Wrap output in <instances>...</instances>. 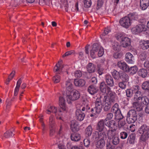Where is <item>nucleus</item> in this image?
I'll use <instances>...</instances> for the list:
<instances>
[{"label": "nucleus", "mask_w": 149, "mask_h": 149, "mask_svg": "<svg viewBox=\"0 0 149 149\" xmlns=\"http://www.w3.org/2000/svg\"><path fill=\"white\" fill-rule=\"evenodd\" d=\"M100 89L102 93H106L107 96H104L103 98L100 96L99 97L96 99L95 102V107L92 108L91 109V117L94 116L101 112L102 109V104L104 107V110L105 111H108L114 103L117 95L115 92L112 91L111 88L107 86L104 81L100 83Z\"/></svg>", "instance_id": "obj_1"}, {"label": "nucleus", "mask_w": 149, "mask_h": 149, "mask_svg": "<svg viewBox=\"0 0 149 149\" xmlns=\"http://www.w3.org/2000/svg\"><path fill=\"white\" fill-rule=\"evenodd\" d=\"M115 37L117 40L120 42L123 47L127 48L129 50L132 49L131 40L130 38L126 37L123 33H119L116 34Z\"/></svg>", "instance_id": "obj_2"}, {"label": "nucleus", "mask_w": 149, "mask_h": 149, "mask_svg": "<svg viewBox=\"0 0 149 149\" xmlns=\"http://www.w3.org/2000/svg\"><path fill=\"white\" fill-rule=\"evenodd\" d=\"M137 133L141 134L140 140L143 142H146L149 138V126L146 124H143L139 127Z\"/></svg>", "instance_id": "obj_3"}, {"label": "nucleus", "mask_w": 149, "mask_h": 149, "mask_svg": "<svg viewBox=\"0 0 149 149\" xmlns=\"http://www.w3.org/2000/svg\"><path fill=\"white\" fill-rule=\"evenodd\" d=\"M68 68L69 67L68 65H62V61H58V63L55 66L54 71L56 72V74H61L63 71H66L68 74L67 70Z\"/></svg>", "instance_id": "obj_4"}, {"label": "nucleus", "mask_w": 149, "mask_h": 149, "mask_svg": "<svg viewBox=\"0 0 149 149\" xmlns=\"http://www.w3.org/2000/svg\"><path fill=\"white\" fill-rule=\"evenodd\" d=\"M93 140L96 141L100 140L105 141L106 140L107 136L106 131L101 132H95L93 134Z\"/></svg>", "instance_id": "obj_5"}, {"label": "nucleus", "mask_w": 149, "mask_h": 149, "mask_svg": "<svg viewBox=\"0 0 149 149\" xmlns=\"http://www.w3.org/2000/svg\"><path fill=\"white\" fill-rule=\"evenodd\" d=\"M137 114L134 109L130 110L127 113L126 120L127 123L130 124L134 123L137 119Z\"/></svg>", "instance_id": "obj_6"}, {"label": "nucleus", "mask_w": 149, "mask_h": 149, "mask_svg": "<svg viewBox=\"0 0 149 149\" xmlns=\"http://www.w3.org/2000/svg\"><path fill=\"white\" fill-rule=\"evenodd\" d=\"M120 142V139L118 136L109 140L106 144L107 149H115L116 146Z\"/></svg>", "instance_id": "obj_7"}, {"label": "nucleus", "mask_w": 149, "mask_h": 149, "mask_svg": "<svg viewBox=\"0 0 149 149\" xmlns=\"http://www.w3.org/2000/svg\"><path fill=\"white\" fill-rule=\"evenodd\" d=\"M63 111L61 108L57 110L56 107L54 106H50V107L46 111V113L48 114H50L51 112L54 113L55 114L56 118L61 120V116Z\"/></svg>", "instance_id": "obj_8"}, {"label": "nucleus", "mask_w": 149, "mask_h": 149, "mask_svg": "<svg viewBox=\"0 0 149 149\" xmlns=\"http://www.w3.org/2000/svg\"><path fill=\"white\" fill-rule=\"evenodd\" d=\"M67 96V98L72 101H74L77 100L80 97L79 92L76 90H73L69 93Z\"/></svg>", "instance_id": "obj_9"}, {"label": "nucleus", "mask_w": 149, "mask_h": 149, "mask_svg": "<svg viewBox=\"0 0 149 149\" xmlns=\"http://www.w3.org/2000/svg\"><path fill=\"white\" fill-rule=\"evenodd\" d=\"M119 22L122 26L126 28H128L132 23L128 16H125L120 19Z\"/></svg>", "instance_id": "obj_10"}, {"label": "nucleus", "mask_w": 149, "mask_h": 149, "mask_svg": "<svg viewBox=\"0 0 149 149\" xmlns=\"http://www.w3.org/2000/svg\"><path fill=\"white\" fill-rule=\"evenodd\" d=\"M147 29L146 26L142 24L137 25L132 28V30L135 34H137L143 31H146Z\"/></svg>", "instance_id": "obj_11"}, {"label": "nucleus", "mask_w": 149, "mask_h": 149, "mask_svg": "<svg viewBox=\"0 0 149 149\" xmlns=\"http://www.w3.org/2000/svg\"><path fill=\"white\" fill-rule=\"evenodd\" d=\"M105 81L106 84L108 86L112 87L114 86V81L113 77L109 74H107L105 76Z\"/></svg>", "instance_id": "obj_12"}, {"label": "nucleus", "mask_w": 149, "mask_h": 149, "mask_svg": "<svg viewBox=\"0 0 149 149\" xmlns=\"http://www.w3.org/2000/svg\"><path fill=\"white\" fill-rule=\"evenodd\" d=\"M106 129L107 134V137L110 140L111 139L117 136V134L116 132V129L114 128L113 129H109L107 130Z\"/></svg>", "instance_id": "obj_13"}, {"label": "nucleus", "mask_w": 149, "mask_h": 149, "mask_svg": "<svg viewBox=\"0 0 149 149\" xmlns=\"http://www.w3.org/2000/svg\"><path fill=\"white\" fill-rule=\"evenodd\" d=\"M75 116L76 119L78 121H82L85 116V114L80 109H77L75 112Z\"/></svg>", "instance_id": "obj_14"}, {"label": "nucleus", "mask_w": 149, "mask_h": 149, "mask_svg": "<svg viewBox=\"0 0 149 149\" xmlns=\"http://www.w3.org/2000/svg\"><path fill=\"white\" fill-rule=\"evenodd\" d=\"M105 122L104 119L101 120L97 123L96 127V130L99 132L105 131V130H104V129L105 127L104 125H105Z\"/></svg>", "instance_id": "obj_15"}, {"label": "nucleus", "mask_w": 149, "mask_h": 149, "mask_svg": "<svg viewBox=\"0 0 149 149\" xmlns=\"http://www.w3.org/2000/svg\"><path fill=\"white\" fill-rule=\"evenodd\" d=\"M140 48L143 50H149V40H141L139 42Z\"/></svg>", "instance_id": "obj_16"}, {"label": "nucleus", "mask_w": 149, "mask_h": 149, "mask_svg": "<svg viewBox=\"0 0 149 149\" xmlns=\"http://www.w3.org/2000/svg\"><path fill=\"white\" fill-rule=\"evenodd\" d=\"M117 65V66L120 69L126 72L127 71H128V68L129 66L125 62L122 61H119L118 62Z\"/></svg>", "instance_id": "obj_17"}, {"label": "nucleus", "mask_w": 149, "mask_h": 149, "mask_svg": "<svg viewBox=\"0 0 149 149\" xmlns=\"http://www.w3.org/2000/svg\"><path fill=\"white\" fill-rule=\"evenodd\" d=\"M105 125L110 129H113L114 128H116L117 127L116 123L114 120H109L107 121H105Z\"/></svg>", "instance_id": "obj_18"}, {"label": "nucleus", "mask_w": 149, "mask_h": 149, "mask_svg": "<svg viewBox=\"0 0 149 149\" xmlns=\"http://www.w3.org/2000/svg\"><path fill=\"white\" fill-rule=\"evenodd\" d=\"M70 127L71 130L74 132H77L79 130L78 122L75 120H72L71 121Z\"/></svg>", "instance_id": "obj_19"}, {"label": "nucleus", "mask_w": 149, "mask_h": 149, "mask_svg": "<svg viewBox=\"0 0 149 149\" xmlns=\"http://www.w3.org/2000/svg\"><path fill=\"white\" fill-rule=\"evenodd\" d=\"M149 6V0H140V8L142 10H145Z\"/></svg>", "instance_id": "obj_20"}, {"label": "nucleus", "mask_w": 149, "mask_h": 149, "mask_svg": "<svg viewBox=\"0 0 149 149\" xmlns=\"http://www.w3.org/2000/svg\"><path fill=\"white\" fill-rule=\"evenodd\" d=\"M136 135L134 133L131 134L128 137L127 143L133 145L135 141Z\"/></svg>", "instance_id": "obj_21"}, {"label": "nucleus", "mask_w": 149, "mask_h": 149, "mask_svg": "<svg viewBox=\"0 0 149 149\" xmlns=\"http://www.w3.org/2000/svg\"><path fill=\"white\" fill-rule=\"evenodd\" d=\"M111 111L114 113L115 116H116L117 114L120 113L121 111L118 103H116L113 105L111 109Z\"/></svg>", "instance_id": "obj_22"}, {"label": "nucleus", "mask_w": 149, "mask_h": 149, "mask_svg": "<svg viewBox=\"0 0 149 149\" xmlns=\"http://www.w3.org/2000/svg\"><path fill=\"white\" fill-rule=\"evenodd\" d=\"M125 60L128 63H133L134 62V56L131 53H127L125 56Z\"/></svg>", "instance_id": "obj_23"}, {"label": "nucleus", "mask_w": 149, "mask_h": 149, "mask_svg": "<svg viewBox=\"0 0 149 149\" xmlns=\"http://www.w3.org/2000/svg\"><path fill=\"white\" fill-rule=\"evenodd\" d=\"M138 73L139 76L143 78L146 77L148 75H149V71L148 70L144 68L139 70Z\"/></svg>", "instance_id": "obj_24"}, {"label": "nucleus", "mask_w": 149, "mask_h": 149, "mask_svg": "<svg viewBox=\"0 0 149 149\" xmlns=\"http://www.w3.org/2000/svg\"><path fill=\"white\" fill-rule=\"evenodd\" d=\"M96 66L93 63H89L86 66V69L88 72L89 73H93L95 71Z\"/></svg>", "instance_id": "obj_25"}, {"label": "nucleus", "mask_w": 149, "mask_h": 149, "mask_svg": "<svg viewBox=\"0 0 149 149\" xmlns=\"http://www.w3.org/2000/svg\"><path fill=\"white\" fill-rule=\"evenodd\" d=\"M87 91L90 94L93 95L97 92L98 90L95 86L92 85L88 87Z\"/></svg>", "instance_id": "obj_26"}, {"label": "nucleus", "mask_w": 149, "mask_h": 149, "mask_svg": "<svg viewBox=\"0 0 149 149\" xmlns=\"http://www.w3.org/2000/svg\"><path fill=\"white\" fill-rule=\"evenodd\" d=\"M59 105L60 108L63 111H65L66 109V107L65 100L63 97H59Z\"/></svg>", "instance_id": "obj_27"}, {"label": "nucleus", "mask_w": 149, "mask_h": 149, "mask_svg": "<svg viewBox=\"0 0 149 149\" xmlns=\"http://www.w3.org/2000/svg\"><path fill=\"white\" fill-rule=\"evenodd\" d=\"M127 124L125 120H119L118 123V128L119 130L125 129L127 128Z\"/></svg>", "instance_id": "obj_28"}, {"label": "nucleus", "mask_w": 149, "mask_h": 149, "mask_svg": "<svg viewBox=\"0 0 149 149\" xmlns=\"http://www.w3.org/2000/svg\"><path fill=\"white\" fill-rule=\"evenodd\" d=\"M80 135L78 133H73L71 134L70 138L71 140L73 141H77L80 139Z\"/></svg>", "instance_id": "obj_29"}, {"label": "nucleus", "mask_w": 149, "mask_h": 149, "mask_svg": "<svg viewBox=\"0 0 149 149\" xmlns=\"http://www.w3.org/2000/svg\"><path fill=\"white\" fill-rule=\"evenodd\" d=\"M74 83L76 86H83L85 84V81L83 79H75L74 81Z\"/></svg>", "instance_id": "obj_30"}, {"label": "nucleus", "mask_w": 149, "mask_h": 149, "mask_svg": "<svg viewBox=\"0 0 149 149\" xmlns=\"http://www.w3.org/2000/svg\"><path fill=\"white\" fill-rule=\"evenodd\" d=\"M128 71H127L126 72H129L131 75L135 74L138 70V68L136 65L131 67L130 68L128 67Z\"/></svg>", "instance_id": "obj_31"}, {"label": "nucleus", "mask_w": 149, "mask_h": 149, "mask_svg": "<svg viewBox=\"0 0 149 149\" xmlns=\"http://www.w3.org/2000/svg\"><path fill=\"white\" fill-rule=\"evenodd\" d=\"M65 88L67 91H68V93L74 90L73 89V85L70 80H68L66 81Z\"/></svg>", "instance_id": "obj_32"}, {"label": "nucleus", "mask_w": 149, "mask_h": 149, "mask_svg": "<svg viewBox=\"0 0 149 149\" xmlns=\"http://www.w3.org/2000/svg\"><path fill=\"white\" fill-rule=\"evenodd\" d=\"M127 16L131 21L132 20H137L139 19V15L135 12L130 13Z\"/></svg>", "instance_id": "obj_33"}, {"label": "nucleus", "mask_w": 149, "mask_h": 149, "mask_svg": "<svg viewBox=\"0 0 149 149\" xmlns=\"http://www.w3.org/2000/svg\"><path fill=\"white\" fill-rule=\"evenodd\" d=\"M129 79V76L125 72H121L120 79L123 81H128Z\"/></svg>", "instance_id": "obj_34"}, {"label": "nucleus", "mask_w": 149, "mask_h": 149, "mask_svg": "<svg viewBox=\"0 0 149 149\" xmlns=\"http://www.w3.org/2000/svg\"><path fill=\"white\" fill-rule=\"evenodd\" d=\"M15 131V129L12 128L10 130H8L4 133V137L6 138H9L13 136H14V134L13 133V132Z\"/></svg>", "instance_id": "obj_35"}, {"label": "nucleus", "mask_w": 149, "mask_h": 149, "mask_svg": "<svg viewBox=\"0 0 149 149\" xmlns=\"http://www.w3.org/2000/svg\"><path fill=\"white\" fill-rule=\"evenodd\" d=\"M121 71L118 72L116 70H114L112 73V75L113 78L118 80L120 79V76Z\"/></svg>", "instance_id": "obj_36"}, {"label": "nucleus", "mask_w": 149, "mask_h": 149, "mask_svg": "<svg viewBox=\"0 0 149 149\" xmlns=\"http://www.w3.org/2000/svg\"><path fill=\"white\" fill-rule=\"evenodd\" d=\"M134 108L136 109L138 111H141L143 109V107L139 102H134L133 104Z\"/></svg>", "instance_id": "obj_37"}, {"label": "nucleus", "mask_w": 149, "mask_h": 149, "mask_svg": "<svg viewBox=\"0 0 149 149\" xmlns=\"http://www.w3.org/2000/svg\"><path fill=\"white\" fill-rule=\"evenodd\" d=\"M95 146L97 148H100L101 149L103 148L105 146V142L104 141L98 140Z\"/></svg>", "instance_id": "obj_38"}, {"label": "nucleus", "mask_w": 149, "mask_h": 149, "mask_svg": "<svg viewBox=\"0 0 149 149\" xmlns=\"http://www.w3.org/2000/svg\"><path fill=\"white\" fill-rule=\"evenodd\" d=\"M93 129L91 125H89L86 129L85 132L86 136H90L92 133Z\"/></svg>", "instance_id": "obj_39"}, {"label": "nucleus", "mask_w": 149, "mask_h": 149, "mask_svg": "<svg viewBox=\"0 0 149 149\" xmlns=\"http://www.w3.org/2000/svg\"><path fill=\"white\" fill-rule=\"evenodd\" d=\"M142 88L144 90L149 92V81H146L143 82L142 85Z\"/></svg>", "instance_id": "obj_40"}, {"label": "nucleus", "mask_w": 149, "mask_h": 149, "mask_svg": "<svg viewBox=\"0 0 149 149\" xmlns=\"http://www.w3.org/2000/svg\"><path fill=\"white\" fill-rule=\"evenodd\" d=\"M49 127H55L54 118L52 115H51L49 117Z\"/></svg>", "instance_id": "obj_41"}, {"label": "nucleus", "mask_w": 149, "mask_h": 149, "mask_svg": "<svg viewBox=\"0 0 149 149\" xmlns=\"http://www.w3.org/2000/svg\"><path fill=\"white\" fill-rule=\"evenodd\" d=\"M104 62L101 63V64H99L97 65L98 70L97 71L99 75H101L103 73L104 69L102 68V66Z\"/></svg>", "instance_id": "obj_42"}, {"label": "nucleus", "mask_w": 149, "mask_h": 149, "mask_svg": "<svg viewBox=\"0 0 149 149\" xmlns=\"http://www.w3.org/2000/svg\"><path fill=\"white\" fill-rule=\"evenodd\" d=\"M141 100V103L143 104L146 105L149 104V100L147 97L146 96L142 97Z\"/></svg>", "instance_id": "obj_43"}, {"label": "nucleus", "mask_w": 149, "mask_h": 149, "mask_svg": "<svg viewBox=\"0 0 149 149\" xmlns=\"http://www.w3.org/2000/svg\"><path fill=\"white\" fill-rule=\"evenodd\" d=\"M135 95H134V98L137 101H138L141 100L142 97L141 96V93L140 91H138L136 92Z\"/></svg>", "instance_id": "obj_44"}, {"label": "nucleus", "mask_w": 149, "mask_h": 149, "mask_svg": "<svg viewBox=\"0 0 149 149\" xmlns=\"http://www.w3.org/2000/svg\"><path fill=\"white\" fill-rule=\"evenodd\" d=\"M84 6L86 8H88L91 7L92 2L91 0H84Z\"/></svg>", "instance_id": "obj_45"}, {"label": "nucleus", "mask_w": 149, "mask_h": 149, "mask_svg": "<svg viewBox=\"0 0 149 149\" xmlns=\"http://www.w3.org/2000/svg\"><path fill=\"white\" fill-rule=\"evenodd\" d=\"M113 49L115 51H118L120 50V45L117 42H115L113 44Z\"/></svg>", "instance_id": "obj_46"}, {"label": "nucleus", "mask_w": 149, "mask_h": 149, "mask_svg": "<svg viewBox=\"0 0 149 149\" xmlns=\"http://www.w3.org/2000/svg\"><path fill=\"white\" fill-rule=\"evenodd\" d=\"M113 117V114L112 113H107L106 116L104 120L105 121H107L109 120H111Z\"/></svg>", "instance_id": "obj_47"}, {"label": "nucleus", "mask_w": 149, "mask_h": 149, "mask_svg": "<svg viewBox=\"0 0 149 149\" xmlns=\"http://www.w3.org/2000/svg\"><path fill=\"white\" fill-rule=\"evenodd\" d=\"M100 47H101L99 44L97 43H95L92 46V49H91L98 52Z\"/></svg>", "instance_id": "obj_48"}, {"label": "nucleus", "mask_w": 149, "mask_h": 149, "mask_svg": "<svg viewBox=\"0 0 149 149\" xmlns=\"http://www.w3.org/2000/svg\"><path fill=\"white\" fill-rule=\"evenodd\" d=\"M126 95L128 97H131L133 95L134 92V91L131 89H127L126 91Z\"/></svg>", "instance_id": "obj_49"}, {"label": "nucleus", "mask_w": 149, "mask_h": 149, "mask_svg": "<svg viewBox=\"0 0 149 149\" xmlns=\"http://www.w3.org/2000/svg\"><path fill=\"white\" fill-rule=\"evenodd\" d=\"M53 80L55 83L59 82L60 81V76L58 75H56L53 78Z\"/></svg>", "instance_id": "obj_50"}, {"label": "nucleus", "mask_w": 149, "mask_h": 149, "mask_svg": "<svg viewBox=\"0 0 149 149\" xmlns=\"http://www.w3.org/2000/svg\"><path fill=\"white\" fill-rule=\"evenodd\" d=\"M127 81H123L119 82L118 84V86L119 87L123 89H125L126 87V82Z\"/></svg>", "instance_id": "obj_51"}, {"label": "nucleus", "mask_w": 149, "mask_h": 149, "mask_svg": "<svg viewBox=\"0 0 149 149\" xmlns=\"http://www.w3.org/2000/svg\"><path fill=\"white\" fill-rule=\"evenodd\" d=\"M90 56L93 58H94L96 57L97 52L91 49L90 50Z\"/></svg>", "instance_id": "obj_52"}, {"label": "nucleus", "mask_w": 149, "mask_h": 149, "mask_svg": "<svg viewBox=\"0 0 149 149\" xmlns=\"http://www.w3.org/2000/svg\"><path fill=\"white\" fill-rule=\"evenodd\" d=\"M128 136V134L127 132H122L120 134V138L122 139H126Z\"/></svg>", "instance_id": "obj_53"}, {"label": "nucleus", "mask_w": 149, "mask_h": 149, "mask_svg": "<svg viewBox=\"0 0 149 149\" xmlns=\"http://www.w3.org/2000/svg\"><path fill=\"white\" fill-rule=\"evenodd\" d=\"M90 139L88 138L85 139L84 140V146L87 147L89 146L90 144Z\"/></svg>", "instance_id": "obj_54"}, {"label": "nucleus", "mask_w": 149, "mask_h": 149, "mask_svg": "<svg viewBox=\"0 0 149 149\" xmlns=\"http://www.w3.org/2000/svg\"><path fill=\"white\" fill-rule=\"evenodd\" d=\"M74 76L77 78H80L82 75V73L81 71L80 70H77L75 71L74 73Z\"/></svg>", "instance_id": "obj_55"}, {"label": "nucleus", "mask_w": 149, "mask_h": 149, "mask_svg": "<svg viewBox=\"0 0 149 149\" xmlns=\"http://www.w3.org/2000/svg\"><path fill=\"white\" fill-rule=\"evenodd\" d=\"M103 3V2L102 0H98L96 7L97 9L98 10L102 6Z\"/></svg>", "instance_id": "obj_56"}, {"label": "nucleus", "mask_w": 149, "mask_h": 149, "mask_svg": "<svg viewBox=\"0 0 149 149\" xmlns=\"http://www.w3.org/2000/svg\"><path fill=\"white\" fill-rule=\"evenodd\" d=\"M122 55L123 54L120 52H116L114 54L113 56L115 58H120Z\"/></svg>", "instance_id": "obj_57"}, {"label": "nucleus", "mask_w": 149, "mask_h": 149, "mask_svg": "<svg viewBox=\"0 0 149 149\" xmlns=\"http://www.w3.org/2000/svg\"><path fill=\"white\" fill-rule=\"evenodd\" d=\"M117 114V115H116V116H115V119L116 120H121L124 117L122 114L121 111L120 113H118V114Z\"/></svg>", "instance_id": "obj_58"}, {"label": "nucleus", "mask_w": 149, "mask_h": 149, "mask_svg": "<svg viewBox=\"0 0 149 149\" xmlns=\"http://www.w3.org/2000/svg\"><path fill=\"white\" fill-rule=\"evenodd\" d=\"M75 51L74 50H71L67 52L62 56L63 57H64L65 56L71 55L74 53Z\"/></svg>", "instance_id": "obj_59"}, {"label": "nucleus", "mask_w": 149, "mask_h": 149, "mask_svg": "<svg viewBox=\"0 0 149 149\" xmlns=\"http://www.w3.org/2000/svg\"><path fill=\"white\" fill-rule=\"evenodd\" d=\"M97 54L99 57H101L104 54V51L102 47H101L99 49Z\"/></svg>", "instance_id": "obj_60"}, {"label": "nucleus", "mask_w": 149, "mask_h": 149, "mask_svg": "<svg viewBox=\"0 0 149 149\" xmlns=\"http://www.w3.org/2000/svg\"><path fill=\"white\" fill-rule=\"evenodd\" d=\"M139 58L141 60L143 61L146 58V55L145 52H143L140 54L139 56Z\"/></svg>", "instance_id": "obj_61"}, {"label": "nucleus", "mask_w": 149, "mask_h": 149, "mask_svg": "<svg viewBox=\"0 0 149 149\" xmlns=\"http://www.w3.org/2000/svg\"><path fill=\"white\" fill-rule=\"evenodd\" d=\"M50 128L49 135L50 136H53L55 133V127Z\"/></svg>", "instance_id": "obj_62"}, {"label": "nucleus", "mask_w": 149, "mask_h": 149, "mask_svg": "<svg viewBox=\"0 0 149 149\" xmlns=\"http://www.w3.org/2000/svg\"><path fill=\"white\" fill-rule=\"evenodd\" d=\"M90 82L91 84H95L97 83V79L96 77H93L91 80Z\"/></svg>", "instance_id": "obj_63"}, {"label": "nucleus", "mask_w": 149, "mask_h": 149, "mask_svg": "<svg viewBox=\"0 0 149 149\" xmlns=\"http://www.w3.org/2000/svg\"><path fill=\"white\" fill-rule=\"evenodd\" d=\"M71 149H84L83 147L81 146H72Z\"/></svg>", "instance_id": "obj_64"}]
</instances>
